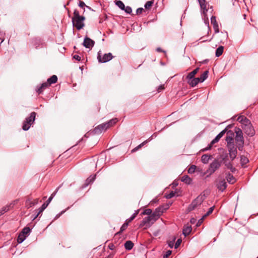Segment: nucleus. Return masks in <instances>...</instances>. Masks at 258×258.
Segmentation results:
<instances>
[{"label": "nucleus", "mask_w": 258, "mask_h": 258, "mask_svg": "<svg viewBox=\"0 0 258 258\" xmlns=\"http://www.w3.org/2000/svg\"><path fill=\"white\" fill-rule=\"evenodd\" d=\"M85 19V17L80 16L78 10H74V16L72 18V23L73 26L75 27L77 30H81L84 27V21Z\"/></svg>", "instance_id": "f257e3e1"}, {"label": "nucleus", "mask_w": 258, "mask_h": 258, "mask_svg": "<svg viewBox=\"0 0 258 258\" xmlns=\"http://www.w3.org/2000/svg\"><path fill=\"white\" fill-rule=\"evenodd\" d=\"M36 113L35 112H32L29 117L26 118L25 120L24 121L22 128L24 131H28L30 126L35 119Z\"/></svg>", "instance_id": "f03ea898"}, {"label": "nucleus", "mask_w": 258, "mask_h": 258, "mask_svg": "<svg viewBox=\"0 0 258 258\" xmlns=\"http://www.w3.org/2000/svg\"><path fill=\"white\" fill-rule=\"evenodd\" d=\"M204 200V196H199L196 199H195L192 203L189 205L187 208V211L190 212L194 210L198 206L201 205Z\"/></svg>", "instance_id": "7ed1b4c3"}, {"label": "nucleus", "mask_w": 258, "mask_h": 258, "mask_svg": "<svg viewBox=\"0 0 258 258\" xmlns=\"http://www.w3.org/2000/svg\"><path fill=\"white\" fill-rule=\"evenodd\" d=\"M221 166V162L217 159H215L210 165V167L207 170V173L210 175L213 174Z\"/></svg>", "instance_id": "20e7f679"}, {"label": "nucleus", "mask_w": 258, "mask_h": 258, "mask_svg": "<svg viewBox=\"0 0 258 258\" xmlns=\"http://www.w3.org/2000/svg\"><path fill=\"white\" fill-rule=\"evenodd\" d=\"M58 188H59V187L57 188L56 189V190L51 194L50 197L48 198V199L46 201V203H44L42 205L39 211L38 212V213H37V215L35 216L34 219L36 218L40 214V213H41L48 206V204L50 203V202L52 201L53 197L55 196L56 194L57 193V192L58 190Z\"/></svg>", "instance_id": "39448f33"}, {"label": "nucleus", "mask_w": 258, "mask_h": 258, "mask_svg": "<svg viewBox=\"0 0 258 258\" xmlns=\"http://www.w3.org/2000/svg\"><path fill=\"white\" fill-rule=\"evenodd\" d=\"M198 1L199 3V4L200 5L201 10H202L203 14L204 15V19L205 20V22L206 24H207L206 21H207V24H209L208 18V17L206 18V12L208 11L207 6L208 5V4L207 3H206L205 0H198Z\"/></svg>", "instance_id": "423d86ee"}, {"label": "nucleus", "mask_w": 258, "mask_h": 258, "mask_svg": "<svg viewBox=\"0 0 258 258\" xmlns=\"http://www.w3.org/2000/svg\"><path fill=\"white\" fill-rule=\"evenodd\" d=\"M154 222L152 221L150 216H148L143 219L141 222L140 226L145 227V229L149 228Z\"/></svg>", "instance_id": "0eeeda50"}, {"label": "nucleus", "mask_w": 258, "mask_h": 258, "mask_svg": "<svg viewBox=\"0 0 258 258\" xmlns=\"http://www.w3.org/2000/svg\"><path fill=\"white\" fill-rule=\"evenodd\" d=\"M113 56L111 53H105L103 55V57H101L100 52H98L97 58L98 61L100 62H106L110 60L112 58Z\"/></svg>", "instance_id": "6e6552de"}, {"label": "nucleus", "mask_w": 258, "mask_h": 258, "mask_svg": "<svg viewBox=\"0 0 258 258\" xmlns=\"http://www.w3.org/2000/svg\"><path fill=\"white\" fill-rule=\"evenodd\" d=\"M228 150L230 159L232 160H234L237 155L236 148L234 147L233 145L230 144L228 146Z\"/></svg>", "instance_id": "1a4fd4ad"}, {"label": "nucleus", "mask_w": 258, "mask_h": 258, "mask_svg": "<svg viewBox=\"0 0 258 258\" xmlns=\"http://www.w3.org/2000/svg\"><path fill=\"white\" fill-rule=\"evenodd\" d=\"M242 128L244 130L245 133L248 136H252L254 135V131L252 127L250 122L249 124H247V125H245L244 126H243Z\"/></svg>", "instance_id": "9d476101"}, {"label": "nucleus", "mask_w": 258, "mask_h": 258, "mask_svg": "<svg viewBox=\"0 0 258 258\" xmlns=\"http://www.w3.org/2000/svg\"><path fill=\"white\" fill-rule=\"evenodd\" d=\"M95 42L90 38L86 37L83 42V45L87 48H92L94 45Z\"/></svg>", "instance_id": "9b49d317"}, {"label": "nucleus", "mask_w": 258, "mask_h": 258, "mask_svg": "<svg viewBox=\"0 0 258 258\" xmlns=\"http://www.w3.org/2000/svg\"><path fill=\"white\" fill-rule=\"evenodd\" d=\"M106 125L107 124H106V123H104L96 126L94 129L95 133L98 134L101 133L103 131H106L108 128L106 127H107Z\"/></svg>", "instance_id": "f8f14e48"}, {"label": "nucleus", "mask_w": 258, "mask_h": 258, "mask_svg": "<svg viewBox=\"0 0 258 258\" xmlns=\"http://www.w3.org/2000/svg\"><path fill=\"white\" fill-rule=\"evenodd\" d=\"M235 140L236 142H239L241 144H243L242 133V131L240 130L236 132Z\"/></svg>", "instance_id": "ddd939ff"}, {"label": "nucleus", "mask_w": 258, "mask_h": 258, "mask_svg": "<svg viewBox=\"0 0 258 258\" xmlns=\"http://www.w3.org/2000/svg\"><path fill=\"white\" fill-rule=\"evenodd\" d=\"M226 132V130L225 129L221 131L219 134L217 135V136L215 137L214 139H213L211 142V144H214L216 143H217L221 138H222L223 135L225 134Z\"/></svg>", "instance_id": "4468645a"}, {"label": "nucleus", "mask_w": 258, "mask_h": 258, "mask_svg": "<svg viewBox=\"0 0 258 258\" xmlns=\"http://www.w3.org/2000/svg\"><path fill=\"white\" fill-rule=\"evenodd\" d=\"M227 187V183L225 180L219 182L217 184V188L219 190L223 191Z\"/></svg>", "instance_id": "2eb2a0df"}, {"label": "nucleus", "mask_w": 258, "mask_h": 258, "mask_svg": "<svg viewBox=\"0 0 258 258\" xmlns=\"http://www.w3.org/2000/svg\"><path fill=\"white\" fill-rule=\"evenodd\" d=\"M38 203V199H36L34 200L33 201H31L30 200H28L26 202V207L27 208H30L35 205H37Z\"/></svg>", "instance_id": "dca6fc26"}, {"label": "nucleus", "mask_w": 258, "mask_h": 258, "mask_svg": "<svg viewBox=\"0 0 258 258\" xmlns=\"http://www.w3.org/2000/svg\"><path fill=\"white\" fill-rule=\"evenodd\" d=\"M186 80L188 84L192 87L196 86L199 83H200L199 78Z\"/></svg>", "instance_id": "f3484780"}, {"label": "nucleus", "mask_w": 258, "mask_h": 258, "mask_svg": "<svg viewBox=\"0 0 258 258\" xmlns=\"http://www.w3.org/2000/svg\"><path fill=\"white\" fill-rule=\"evenodd\" d=\"M237 120L243 124L244 126L249 123V120L244 116L241 115L237 118Z\"/></svg>", "instance_id": "a211bd4d"}, {"label": "nucleus", "mask_w": 258, "mask_h": 258, "mask_svg": "<svg viewBox=\"0 0 258 258\" xmlns=\"http://www.w3.org/2000/svg\"><path fill=\"white\" fill-rule=\"evenodd\" d=\"M157 136L155 134H154L152 135L148 140L145 141V142H143L142 144L139 145L138 147H136L135 149H134L132 151L134 152L136 151H137L139 148H140L141 147H142L144 144H145L146 143H147L148 141H151L154 137H156Z\"/></svg>", "instance_id": "6ab92c4d"}, {"label": "nucleus", "mask_w": 258, "mask_h": 258, "mask_svg": "<svg viewBox=\"0 0 258 258\" xmlns=\"http://www.w3.org/2000/svg\"><path fill=\"white\" fill-rule=\"evenodd\" d=\"M191 231V227L190 225H185L182 231L183 234L186 236L188 235Z\"/></svg>", "instance_id": "aec40b11"}, {"label": "nucleus", "mask_w": 258, "mask_h": 258, "mask_svg": "<svg viewBox=\"0 0 258 258\" xmlns=\"http://www.w3.org/2000/svg\"><path fill=\"white\" fill-rule=\"evenodd\" d=\"M199 68H197L195 69L194 71L189 73L187 76H186V79H190L192 78H195V76L197 74L199 71Z\"/></svg>", "instance_id": "412c9836"}, {"label": "nucleus", "mask_w": 258, "mask_h": 258, "mask_svg": "<svg viewBox=\"0 0 258 258\" xmlns=\"http://www.w3.org/2000/svg\"><path fill=\"white\" fill-rule=\"evenodd\" d=\"M211 158V156L204 154L201 157V161L204 164H207Z\"/></svg>", "instance_id": "4be33fe9"}, {"label": "nucleus", "mask_w": 258, "mask_h": 258, "mask_svg": "<svg viewBox=\"0 0 258 258\" xmlns=\"http://www.w3.org/2000/svg\"><path fill=\"white\" fill-rule=\"evenodd\" d=\"M50 85L49 84L48 82L47 81L46 82L43 83L41 84V86L38 89V92L39 94H40L42 93L43 90L48 87Z\"/></svg>", "instance_id": "5701e85b"}, {"label": "nucleus", "mask_w": 258, "mask_h": 258, "mask_svg": "<svg viewBox=\"0 0 258 258\" xmlns=\"http://www.w3.org/2000/svg\"><path fill=\"white\" fill-rule=\"evenodd\" d=\"M181 181L186 184H189L192 180L188 175H184L181 178Z\"/></svg>", "instance_id": "b1692460"}, {"label": "nucleus", "mask_w": 258, "mask_h": 258, "mask_svg": "<svg viewBox=\"0 0 258 258\" xmlns=\"http://www.w3.org/2000/svg\"><path fill=\"white\" fill-rule=\"evenodd\" d=\"M165 209L163 208L162 207H160L155 209L154 211L156 215H158V217L159 218L160 216L163 213Z\"/></svg>", "instance_id": "393cba45"}, {"label": "nucleus", "mask_w": 258, "mask_h": 258, "mask_svg": "<svg viewBox=\"0 0 258 258\" xmlns=\"http://www.w3.org/2000/svg\"><path fill=\"white\" fill-rule=\"evenodd\" d=\"M96 175H91L85 181V187L88 186L90 183L93 182L95 179Z\"/></svg>", "instance_id": "a878e982"}, {"label": "nucleus", "mask_w": 258, "mask_h": 258, "mask_svg": "<svg viewBox=\"0 0 258 258\" xmlns=\"http://www.w3.org/2000/svg\"><path fill=\"white\" fill-rule=\"evenodd\" d=\"M208 75V71H205L201 75L200 78H199L200 82H203L207 78Z\"/></svg>", "instance_id": "bb28decb"}, {"label": "nucleus", "mask_w": 258, "mask_h": 258, "mask_svg": "<svg viewBox=\"0 0 258 258\" xmlns=\"http://www.w3.org/2000/svg\"><path fill=\"white\" fill-rule=\"evenodd\" d=\"M57 81V77L56 75H53L50 78L47 79V82L50 85L52 84L55 83Z\"/></svg>", "instance_id": "cd10ccee"}, {"label": "nucleus", "mask_w": 258, "mask_h": 258, "mask_svg": "<svg viewBox=\"0 0 258 258\" xmlns=\"http://www.w3.org/2000/svg\"><path fill=\"white\" fill-rule=\"evenodd\" d=\"M224 47L222 46H220L218 47L216 50V53L215 55L217 57H219L220 55H221L223 52Z\"/></svg>", "instance_id": "c85d7f7f"}, {"label": "nucleus", "mask_w": 258, "mask_h": 258, "mask_svg": "<svg viewBox=\"0 0 258 258\" xmlns=\"http://www.w3.org/2000/svg\"><path fill=\"white\" fill-rule=\"evenodd\" d=\"M117 121H118V119L116 118H115L110 120L109 121L106 122V124H107L106 127L109 128L110 126L113 125L117 122Z\"/></svg>", "instance_id": "c756f323"}, {"label": "nucleus", "mask_w": 258, "mask_h": 258, "mask_svg": "<svg viewBox=\"0 0 258 258\" xmlns=\"http://www.w3.org/2000/svg\"><path fill=\"white\" fill-rule=\"evenodd\" d=\"M134 246V243L131 241H127L124 243V247L127 250H131Z\"/></svg>", "instance_id": "7c9ffc66"}, {"label": "nucleus", "mask_w": 258, "mask_h": 258, "mask_svg": "<svg viewBox=\"0 0 258 258\" xmlns=\"http://www.w3.org/2000/svg\"><path fill=\"white\" fill-rule=\"evenodd\" d=\"M26 235H24L23 234L20 233L18 237V239H17L18 242L19 243H21L25 240V239H26Z\"/></svg>", "instance_id": "2f4dec72"}, {"label": "nucleus", "mask_w": 258, "mask_h": 258, "mask_svg": "<svg viewBox=\"0 0 258 258\" xmlns=\"http://www.w3.org/2000/svg\"><path fill=\"white\" fill-rule=\"evenodd\" d=\"M226 178H227V180L228 181V182H229L230 183L232 184V183H234L235 181V178L233 177V175H232L230 174L227 176Z\"/></svg>", "instance_id": "473e14b6"}, {"label": "nucleus", "mask_w": 258, "mask_h": 258, "mask_svg": "<svg viewBox=\"0 0 258 258\" xmlns=\"http://www.w3.org/2000/svg\"><path fill=\"white\" fill-rule=\"evenodd\" d=\"M116 5L121 10L124 9V5L121 1H117L115 2Z\"/></svg>", "instance_id": "72a5a7b5"}, {"label": "nucleus", "mask_w": 258, "mask_h": 258, "mask_svg": "<svg viewBox=\"0 0 258 258\" xmlns=\"http://www.w3.org/2000/svg\"><path fill=\"white\" fill-rule=\"evenodd\" d=\"M11 206V205L9 206H6L5 207H4L1 210H0V216L2 215H3L5 213L7 212L9 210V207Z\"/></svg>", "instance_id": "f704fd0d"}, {"label": "nucleus", "mask_w": 258, "mask_h": 258, "mask_svg": "<svg viewBox=\"0 0 258 258\" xmlns=\"http://www.w3.org/2000/svg\"><path fill=\"white\" fill-rule=\"evenodd\" d=\"M138 214V211H136L131 216L130 218L126 220L127 222H131L133 221Z\"/></svg>", "instance_id": "c9c22d12"}, {"label": "nucleus", "mask_w": 258, "mask_h": 258, "mask_svg": "<svg viewBox=\"0 0 258 258\" xmlns=\"http://www.w3.org/2000/svg\"><path fill=\"white\" fill-rule=\"evenodd\" d=\"M150 217L151 218L152 221L155 222L157 220H158L159 218L158 216V215H156L155 213H152Z\"/></svg>", "instance_id": "e433bc0d"}, {"label": "nucleus", "mask_w": 258, "mask_h": 258, "mask_svg": "<svg viewBox=\"0 0 258 258\" xmlns=\"http://www.w3.org/2000/svg\"><path fill=\"white\" fill-rule=\"evenodd\" d=\"M196 169V166L192 165L188 169V172L189 174H192L195 172Z\"/></svg>", "instance_id": "4c0bfd02"}, {"label": "nucleus", "mask_w": 258, "mask_h": 258, "mask_svg": "<svg viewBox=\"0 0 258 258\" xmlns=\"http://www.w3.org/2000/svg\"><path fill=\"white\" fill-rule=\"evenodd\" d=\"M30 232V228L26 227H25L22 230V232L21 233V234H23L24 235H25L28 234Z\"/></svg>", "instance_id": "58836bf2"}, {"label": "nucleus", "mask_w": 258, "mask_h": 258, "mask_svg": "<svg viewBox=\"0 0 258 258\" xmlns=\"http://www.w3.org/2000/svg\"><path fill=\"white\" fill-rule=\"evenodd\" d=\"M152 213V210L150 209H147L143 211V212L142 213V214L150 216Z\"/></svg>", "instance_id": "ea45409f"}, {"label": "nucleus", "mask_w": 258, "mask_h": 258, "mask_svg": "<svg viewBox=\"0 0 258 258\" xmlns=\"http://www.w3.org/2000/svg\"><path fill=\"white\" fill-rule=\"evenodd\" d=\"M214 209V206H213V207L210 208L208 211L207 212V213L204 215V217H206L207 216H208L210 214H211L213 212Z\"/></svg>", "instance_id": "a19ab883"}, {"label": "nucleus", "mask_w": 258, "mask_h": 258, "mask_svg": "<svg viewBox=\"0 0 258 258\" xmlns=\"http://www.w3.org/2000/svg\"><path fill=\"white\" fill-rule=\"evenodd\" d=\"M123 10H124L126 13L129 14H130L132 12V9L131 7L129 6H124V9Z\"/></svg>", "instance_id": "79ce46f5"}, {"label": "nucleus", "mask_w": 258, "mask_h": 258, "mask_svg": "<svg viewBox=\"0 0 258 258\" xmlns=\"http://www.w3.org/2000/svg\"><path fill=\"white\" fill-rule=\"evenodd\" d=\"M152 4H153L152 2L148 1L145 5V8L146 9H149V8H150L152 6Z\"/></svg>", "instance_id": "37998d69"}, {"label": "nucleus", "mask_w": 258, "mask_h": 258, "mask_svg": "<svg viewBox=\"0 0 258 258\" xmlns=\"http://www.w3.org/2000/svg\"><path fill=\"white\" fill-rule=\"evenodd\" d=\"M128 222H126V223H124L122 226L120 228V232H122L123 231H124L127 227V225H128Z\"/></svg>", "instance_id": "c03bdc74"}, {"label": "nucleus", "mask_w": 258, "mask_h": 258, "mask_svg": "<svg viewBox=\"0 0 258 258\" xmlns=\"http://www.w3.org/2000/svg\"><path fill=\"white\" fill-rule=\"evenodd\" d=\"M213 26V28H214V30L215 31V32L216 33H218L219 32V26H218V23L217 24H215Z\"/></svg>", "instance_id": "a18cd8bd"}, {"label": "nucleus", "mask_w": 258, "mask_h": 258, "mask_svg": "<svg viewBox=\"0 0 258 258\" xmlns=\"http://www.w3.org/2000/svg\"><path fill=\"white\" fill-rule=\"evenodd\" d=\"M181 239H178L175 244V245H174V247L175 248H177L181 244Z\"/></svg>", "instance_id": "49530a36"}, {"label": "nucleus", "mask_w": 258, "mask_h": 258, "mask_svg": "<svg viewBox=\"0 0 258 258\" xmlns=\"http://www.w3.org/2000/svg\"><path fill=\"white\" fill-rule=\"evenodd\" d=\"M171 254V250H167L166 253L163 255V258H167L168 256Z\"/></svg>", "instance_id": "de8ad7c7"}, {"label": "nucleus", "mask_w": 258, "mask_h": 258, "mask_svg": "<svg viewBox=\"0 0 258 258\" xmlns=\"http://www.w3.org/2000/svg\"><path fill=\"white\" fill-rule=\"evenodd\" d=\"M211 22L212 24L213 25L215 24H217L218 23L216 21V17L214 16H212L211 18Z\"/></svg>", "instance_id": "09e8293b"}, {"label": "nucleus", "mask_w": 258, "mask_h": 258, "mask_svg": "<svg viewBox=\"0 0 258 258\" xmlns=\"http://www.w3.org/2000/svg\"><path fill=\"white\" fill-rule=\"evenodd\" d=\"M174 195H175V193L173 191H171L169 194H168L166 197L167 199H171V198H173L174 196Z\"/></svg>", "instance_id": "8fccbe9b"}, {"label": "nucleus", "mask_w": 258, "mask_h": 258, "mask_svg": "<svg viewBox=\"0 0 258 258\" xmlns=\"http://www.w3.org/2000/svg\"><path fill=\"white\" fill-rule=\"evenodd\" d=\"M143 11H144V9L142 8H140L137 10L136 13H137V14H142Z\"/></svg>", "instance_id": "3c124183"}, {"label": "nucleus", "mask_w": 258, "mask_h": 258, "mask_svg": "<svg viewBox=\"0 0 258 258\" xmlns=\"http://www.w3.org/2000/svg\"><path fill=\"white\" fill-rule=\"evenodd\" d=\"M213 144H211V143H210V144L206 148L203 149L202 150L203 151H208V150H209L211 149L212 146H213Z\"/></svg>", "instance_id": "603ef678"}, {"label": "nucleus", "mask_w": 258, "mask_h": 258, "mask_svg": "<svg viewBox=\"0 0 258 258\" xmlns=\"http://www.w3.org/2000/svg\"><path fill=\"white\" fill-rule=\"evenodd\" d=\"M206 217H204V216L198 221L197 224V226H199L201 225V224L203 222L204 219Z\"/></svg>", "instance_id": "864d4df0"}, {"label": "nucleus", "mask_w": 258, "mask_h": 258, "mask_svg": "<svg viewBox=\"0 0 258 258\" xmlns=\"http://www.w3.org/2000/svg\"><path fill=\"white\" fill-rule=\"evenodd\" d=\"M79 6L82 8H83L84 7L86 6L85 4L83 1H80L79 4Z\"/></svg>", "instance_id": "5fc2aeb1"}, {"label": "nucleus", "mask_w": 258, "mask_h": 258, "mask_svg": "<svg viewBox=\"0 0 258 258\" xmlns=\"http://www.w3.org/2000/svg\"><path fill=\"white\" fill-rule=\"evenodd\" d=\"M65 212V211H61L60 213L57 214L54 218V219H57L63 213Z\"/></svg>", "instance_id": "6e6d98bb"}, {"label": "nucleus", "mask_w": 258, "mask_h": 258, "mask_svg": "<svg viewBox=\"0 0 258 258\" xmlns=\"http://www.w3.org/2000/svg\"><path fill=\"white\" fill-rule=\"evenodd\" d=\"M73 58L78 61H80L81 60V57L79 55H77V54L74 55L73 56Z\"/></svg>", "instance_id": "4d7b16f0"}, {"label": "nucleus", "mask_w": 258, "mask_h": 258, "mask_svg": "<svg viewBox=\"0 0 258 258\" xmlns=\"http://www.w3.org/2000/svg\"><path fill=\"white\" fill-rule=\"evenodd\" d=\"M168 245L170 247V248H172L173 247V245H174V242L173 241H169L168 242Z\"/></svg>", "instance_id": "13d9d810"}, {"label": "nucleus", "mask_w": 258, "mask_h": 258, "mask_svg": "<svg viewBox=\"0 0 258 258\" xmlns=\"http://www.w3.org/2000/svg\"><path fill=\"white\" fill-rule=\"evenodd\" d=\"M241 162L242 164L246 163L248 162V159L246 158L241 159Z\"/></svg>", "instance_id": "bf43d9fd"}, {"label": "nucleus", "mask_w": 258, "mask_h": 258, "mask_svg": "<svg viewBox=\"0 0 258 258\" xmlns=\"http://www.w3.org/2000/svg\"><path fill=\"white\" fill-rule=\"evenodd\" d=\"M228 168H230L231 171L232 172H234L235 170V168L233 167L231 165H230V166H228Z\"/></svg>", "instance_id": "052dcab7"}, {"label": "nucleus", "mask_w": 258, "mask_h": 258, "mask_svg": "<svg viewBox=\"0 0 258 258\" xmlns=\"http://www.w3.org/2000/svg\"><path fill=\"white\" fill-rule=\"evenodd\" d=\"M164 89V86L161 85L159 87L158 91H160V90H163Z\"/></svg>", "instance_id": "680f3d73"}, {"label": "nucleus", "mask_w": 258, "mask_h": 258, "mask_svg": "<svg viewBox=\"0 0 258 258\" xmlns=\"http://www.w3.org/2000/svg\"><path fill=\"white\" fill-rule=\"evenodd\" d=\"M156 50H157L158 52H162V51H163V52H164V51H163V50H162V49H161V48H159H159H157V49H156Z\"/></svg>", "instance_id": "e2e57ef3"}, {"label": "nucleus", "mask_w": 258, "mask_h": 258, "mask_svg": "<svg viewBox=\"0 0 258 258\" xmlns=\"http://www.w3.org/2000/svg\"><path fill=\"white\" fill-rule=\"evenodd\" d=\"M113 246H114L113 245H109V246L110 249H113Z\"/></svg>", "instance_id": "0e129e2a"}, {"label": "nucleus", "mask_w": 258, "mask_h": 258, "mask_svg": "<svg viewBox=\"0 0 258 258\" xmlns=\"http://www.w3.org/2000/svg\"><path fill=\"white\" fill-rule=\"evenodd\" d=\"M229 139L231 140L232 139L230 138H226V141H227L228 143H229L228 141H229Z\"/></svg>", "instance_id": "69168bd1"}, {"label": "nucleus", "mask_w": 258, "mask_h": 258, "mask_svg": "<svg viewBox=\"0 0 258 258\" xmlns=\"http://www.w3.org/2000/svg\"><path fill=\"white\" fill-rule=\"evenodd\" d=\"M195 220L194 219H192L191 220V223H194V221H195Z\"/></svg>", "instance_id": "338daca9"}, {"label": "nucleus", "mask_w": 258, "mask_h": 258, "mask_svg": "<svg viewBox=\"0 0 258 258\" xmlns=\"http://www.w3.org/2000/svg\"><path fill=\"white\" fill-rule=\"evenodd\" d=\"M205 41H206V40H202V41H201V42H205Z\"/></svg>", "instance_id": "774afa93"}]
</instances>
